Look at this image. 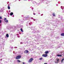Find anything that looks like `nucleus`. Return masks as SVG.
Masks as SVG:
<instances>
[{
	"instance_id": "obj_1",
	"label": "nucleus",
	"mask_w": 64,
	"mask_h": 64,
	"mask_svg": "<svg viewBox=\"0 0 64 64\" xmlns=\"http://www.w3.org/2000/svg\"><path fill=\"white\" fill-rule=\"evenodd\" d=\"M21 56H16V59H19L20 58H21Z\"/></svg>"
},
{
	"instance_id": "obj_2",
	"label": "nucleus",
	"mask_w": 64,
	"mask_h": 64,
	"mask_svg": "<svg viewBox=\"0 0 64 64\" xmlns=\"http://www.w3.org/2000/svg\"><path fill=\"white\" fill-rule=\"evenodd\" d=\"M33 60V58H30L28 60V62H29V63H31L32 61Z\"/></svg>"
},
{
	"instance_id": "obj_3",
	"label": "nucleus",
	"mask_w": 64,
	"mask_h": 64,
	"mask_svg": "<svg viewBox=\"0 0 64 64\" xmlns=\"http://www.w3.org/2000/svg\"><path fill=\"white\" fill-rule=\"evenodd\" d=\"M48 55L47 54H44L42 55V56H43V57H47L48 56Z\"/></svg>"
},
{
	"instance_id": "obj_4",
	"label": "nucleus",
	"mask_w": 64,
	"mask_h": 64,
	"mask_svg": "<svg viewBox=\"0 0 64 64\" xmlns=\"http://www.w3.org/2000/svg\"><path fill=\"white\" fill-rule=\"evenodd\" d=\"M24 53H28V52H29L28 51L26 50L24 52Z\"/></svg>"
},
{
	"instance_id": "obj_5",
	"label": "nucleus",
	"mask_w": 64,
	"mask_h": 64,
	"mask_svg": "<svg viewBox=\"0 0 64 64\" xmlns=\"http://www.w3.org/2000/svg\"><path fill=\"white\" fill-rule=\"evenodd\" d=\"M59 59H57V62H55V63H58L59 62Z\"/></svg>"
},
{
	"instance_id": "obj_6",
	"label": "nucleus",
	"mask_w": 64,
	"mask_h": 64,
	"mask_svg": "<svg viewBox=\"0 0 64 64\" xmlns=\"http://www.w3.org/2000/svg\"><path fill=\"white\" fill-rule=\"evenodd\" d=\"M60 35L61 36H64V33L61 34Z\"/></svg>"
},
{
	"instance_id": "obj_7",
	"label": "nucleus",
	"mask_w": 64,
	"mask_h": 64,
	"mask_svg": "<svg viewBox=\"0 0 64 64\" xmlns=\"http://www.w3.org/2000/svg\"><path fill=\"white\" fill-rule=\"evenodd\" d=\"M10 5L9 4H8V9H10V6H9Z\"/></svg>"
},
{
	"instance_id": "obj_8",
	"label": "nucleus",
	"mask_w": 64,
	"mask_h": 64,
	"mask_svg": "<svg viewBox=\"0 0 64 64\" xmlns=\"http://www.w3.org/2000/svg\"><path fill=\"white\" fill-rule=\"evenodd\" d=\"M57 56L58 57H61L62 56V55L60 54H57Z\"/></svg>"
},
{
	"instance_id": "obj_9",
	"label": "nucleus",
	"mask_w": 64,
	"mask_h": 64,
	"mask_svg": "<svg viewBox=\"0 0 64 64\" xmlns=\"http://www.w3.org/2000/svg\"><path fill=\"white\" fill-rule=\"evenodd\" d=\"M6 36L7 38L9 37V34H7L6 35Z\"/></svg>"
},
{
	"instance_id": "obj_10",
	"label": "nucleus",
	"mask_w": 64,
	"mask_h": 64,
	"mask_svg": "<svg viewBox=\"0 0 64 64\" xmlns=\"http://www.w3.org/2000/svg\"><path fill=\"white\" fill-rule=\"evenodd\" d=\"M48 52H49L48 51H46L45 52V53L46 54H48Z\"/></svg>"
},
{
	"instance_id": "obj_11",
	"label": "nucleus",
	"mask_w": 64,
	"mask_h": 64,
	"mask_svg": "<svg viewBox=\"0 0 64 64\" xmlns=\"http://www.w3.org/2000/svg\"><path fill=\"white\" fill-rule=\"evenodd\" d=\"M17 62H21L20 60H17Z\"/></svg>"
},
{
	"instance_id": "obj_12",
	"label": "nucleus",
	"mask_w": 64,
	"mask_h": 64,
	"mask_svg": "<svg viewBox=\"0 0 64 64\" xmlns=\"http://www.w3.org/2000/svg\"><path fill=\"white\" fill-rule=\"evenodd\" d=\"M13 12H11L10 13V15L11 16V15H13Z\"/></svg>"
},
{
	"instance_id": "obj_13",
	"label": "nucleus",
	"mask_w": 64,
	"mask_h": 64,
	"mask_svg": "<svg viewBox=\"0 0 64 64\" xmlns=\"http://www.w3.org/2000/svg\"><path fill=\"white\" fill-rule=\"evenodd\" d=\"M20 30L22 31V32H23V30H22V28H21Z\"/></svg>"
},
{
	"instance_id": "obj_14",
	"label": "nucleus",
	"mask_w": 64,
	"mask_h": 64,
	"mask_svg": "<svg viewBox=\"0 0 64 64\" xmlns=\"http://www.w3.org/2000/svg\"><path fill=\"white\" fill-rule=\"evenodd\" d=\"M53 16H55V14L53 13Z\"/></svg>"
},
{
	"instance_id": "obj_15",
	"label": "nucleus",
	"mask_w": 64,
	"mask_h": 64,
	"mask_svg": "<svg viewBox=\"0 0 64 64\" xmlns=\"http://www.w3.org/2000/svg\"><path fill=\"white\" fill-rule=\"evenodd\" d=\"M42 59H43V58H40V60H42Z\"/></svg>"
},
{
	"instance_id": "obj_16",
	"label": "nucleus",
	"mask_w": 64,
	"mask_h": 64,
	"mask_svg": "<svg viewBox=\"0 0 64 64\" xmlns=\"http://www.w3.org/2000/svg\"><path fill=\"white\" fill-rule=\"evenodd\" d=\"M5 22H7V23H8V20H5Z\"/></svg>"
},
{
	"instance_id": "obj_17",
	"label": "nucleus",
	"mask_w": 64,
	"mask_h": 64,
	"mask_svg": "<svg viewBox=\"0 0 64 64\" xmlns=\"http://www.w3.org/2000/svg\"><path fill=\"white\" fill-rule=\"evenodd\" d=\"M64 60V58H63V59H62V61H61V62H62Z\"/></svg>"
},
{
	"instance_id": "obj_18",
	"label": "nucleus",
	"mask_w": 64,
	"mask_h": 64,
	"mask_svg": "<svg viewBox=\"0 0 64 64\" xmlns=\"http://www.w3.org/2000/svg\"><path fill=\"white\" fill-rule=\"evenodd\" d=\"M6 18H4V21H5V20H6Z\"/></svg>"
},
{
	"instance_id": "obj_19",
	"label": "nucleus",
	"mask_w": 64,
	"mask_h": 64,
	"mask_svg": "<svg viewBox=\"0 0 64 64\" xmlns=\"http://www.w3.org/2000/svg\"><path fill=\"white\" fill-rule=\"evenodd\" d=\"M2 17L1 16H0V19H2Z\"/></svg>"
},
{
	"instance_id": "obj_20",
	"label": "nucleus",
	"mask_w": 64,
	"mask_h": 64,
	"mask_svg": "<svg viewBox=\"0 0 64 64\" xmlns=\"http://www.w3.org/2000/svg\"><path fill=\"white\" fill-rule=\"evenodd\" d=\"M1 20H0V23H1Z\"/></svg>"
},
{
	"instance_id": "obj_21",
	"label": "nucleus",
	"mask_w": 64,
	"mask_h": 64,
	"mask_svg": "<svg viewBox=\"0 0 64 64\" xmlns=\"http://www.w3.org/2000/svg\"><path fill=\"white\" fill-rule=\"evenodd\" d=\"M23 44V42H20V44Z\"/></svg>"
},
{
	"instance_id": "obj_22",
	"label": "nucleus",
	"mask_w": 64,
	"mask_h": 64,
	"mask_svg": "<svg viewBox=\"0 0 64 64\" xmlns=\"http://www.w3.org/2000/svg\"><path fill=\"white\" fill-rule=\"evenodd\" d=\"M18 38H19V37H20V36H18Z\"/></svg>"
},
{
	"instance_id": "obj_23",
	"label": "nucleus",
	"mask_w": 64,
	"mask_h": 64,
	"mask_svg": "<svg viewBox=\"0 0 64 64\" xmlns=\"http://www.w3.org/2000/svg\"><path fill=\"white\" fill-rule=\"evenodd\" d=\"M33 14L34 15H35L36 14L34 13Z\"/></svg>"
},
{
	"instance_id": "obj_24",
	"label": "nucleus",
	"mask_w": 64,
	"mask_h": 64,
	"mask_svg": "<svg viewBox=\"0 0 64 64\" xmlns=\"http://www.w3.org/2000/svg\"><path fill=\"white\" fill-rule=\"evenodd\" d=\"M32 10H33V8H32Z\"/></svg>"
},
{
	"instance_id": "obj_25",
	"label": "nucleus",
	"mask_w": 64,
	"mask_h": 64,
	"mask_svg": "<svg viewBox=\"0 0 64 64\" xmlns=\"http://www.w3.org/2000/svg\"><path fill=\"white\" fill-rule=\"evenodd\" d=\"M33 20H34V21H35L36 20H35V19H34Z\"/></svg>"
},
{
	"instance_id": "obj_26",
	"label": "nucleus",
	"mask_w": 64,
	"mask_h": 64,
	"mask_svg": "<svg viewBox=\"0 0 64 64\" xmlns=\"http://www.w3.org/2000/svg\"><path fill=\"white\" fill-rule=\"evenodd\" d=\"M44 64H47V63H45Z\"/></svg>"
},
{
	"instance_id": "obj_27",
	"label": "nucleus",
	"mask_w": 64,
	"mask_h": 64,
	"mask_svg": "<svg viewBox=\"0 0 64 64\" xmlns=\"http://www.w3.org/2000/svg\"><path fill=\"white\" fill-rule=\"evenodd\" d=\"M0 60H1V61H2V59H0Z\"/></svg>"
},
{
	"instance_id": "obj_28",
	"label": "nucleus",
	"mask_w": 64,
	"mask_h": 64,
	"mask_svg": "<svg viewBox=\"0 0 64 64\" xmlns=\"http://www.w3.org/2000/svg\"><path fill=\"white\" fill-rule=\"evenodd\" d=\"M31 18L32 19H33V18Z\"/></svg>"
},
{
	"instance_id": "obj_29",
	"label": "nucleus",
	"mask_w": 64,
	"mask_h": 64,
	"mask_svg": "<svg viewBox=\"0 0 64 64\" xmlns=\"http://www.w3.org/2000/svg\"><path fill=\"white\" fill-rule=\"evenodd\" d=\"M62 6H61V8H62Z\"/></svg>"
},
{
	"instance_id": "obj_30",
	"label": "nucleus",
	"mask_w": 64,
	"mask_h": 64,
	"mask_svg": "<svg viewBox=\"0 0 64 64\" xmlns=\"http://www.w3.org/2000/svg\"><path fill=\"white\" fill-rule=\"evenodd\" d=\"M56 6H58V4H57Z\"/></svg>"
},
{
	"instance_id": "obj_31",
	"label": "nucleus",
	"mask_w": 64,
	"mask_h": 64,
	"mask_svg": "<svg viewBox=\"0 0 64 64\" xmlns=\"http://www.w3.org/2000/svg\"><path fill=\"white\" fill-rule=\"evenodd\" d=\"M30 23H29V24L30 25Z\"/></svg>"
},
{
	"instance_id": "obj_32",
	"label": "nucleus",
	"mask_w": 64,
	"mask_h": 64,
	"mask_svg": "<svg viewBox=\"0 0 64 64\" xmlns=\"http://www.w3.org/2000/svg\"><path fill=\"white\" fill-rule=\"evenodd\" d=\"M41 16H42V15H41Z\"/></svg>"
}]
</instances>
